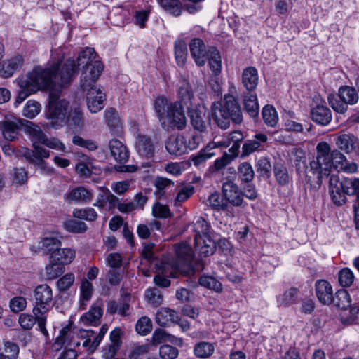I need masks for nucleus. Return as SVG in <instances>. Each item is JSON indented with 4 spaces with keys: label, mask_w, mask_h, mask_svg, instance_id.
Segmentation results:
<instances>
[{
    "label": "nucleus",
    "mask_w": 359,
    "mask_h": 359,
    "mask_svg": "<svg viewBox=\"0 0 359 359\" xmlns=\"http://www.w3.org/2000/svg\"><path fill=\"white\" fill-rule=\"evenodd\" d=\"M211 110L214 121L222 129H226L231 121L236 124L243 121L239 103L231 95H225L222 102L212 103Z\"/></svg>",
    "instance_id": "20e7f679"
},
{
    "label": "nucleus",
    "mask_w": 359,
    "mask_h": 359,
    "mask_svg": "<svg viewBox=\"0 0 359 359\" xmlns=\"http://www.w3.org/2000/svg\"><path fill=\"white\" fill-rule=\"evenodd\" d=\"M103 311L98 303L93 304L90 310L81 317V322L86 325L97 326L100 323Z\"/></svg>",
    "instance_id": "cd10ccee"
},
{
    "label": "nucleus",
    "mask_w": 359,
    "mask_h": 359,
    "mask_svg": "<svg viewBox=\"0 0 359 359\" xmlns=\"http://www.w3.org/2000/svg\"><path fill=\"white\" fill-rule=\"evenodd\" d=\"M208 203L211 208L217 210H224L228 208V203L224 201L218 193L210 194Z\"/></svg>",
    "instance_id": "4d7b16f0"
},
{
    "label": "nucleus",
    "mask_w": 359,
    "mask_h": 359,
    "mask_svg": "<svg viewBox=\"0 0 359 359\" xmlns=\"http://www.w3.org/2000/svg\"><path fill=\"white\" fill-rule=\"evenodd\" d=\"M210 54L208 56L210 69L212 74L215 76L218 75L221 72L222 69V60L221 56L219 51L215 48H211L209 50Z\"/></svg>",
    "instance_id": "a19ab883"
},
{
    "label": "nucleus",
    "mask_w": 359,
    "mask_h": 359,
    "mask_svg": "<svg viewBox=\"0 0 359 359\" xmlns=\"http://www.w3.org/2000/svg\"><path fill=\"white\" fill-rule=\"evenodd\" d=\"M24 123V119L5 117L0 121V132L6 140L14 141L18 139L20 130H23Z\"/></svg>",
    "instance_id": "f8f14e48"
},
{
    "label": "nucleus",
    "mask_w": 359,
    "mask_h": 359,
    "mask_svg": "<svg viewBox=\"0 0 359 359\" xmlns=\"http://www.w3.org/2000/svg\"><path fill=\"white\" fill-rule=\"evenodd\" d=\"M61 244L57 236L45 237L39 242L37 247L32 246L30 250L34 254L41 252L44 255H49L50 257L61 247Z\"/></svg>",
    "instance_id": "a211bd4d"
},
{
    "label": "nucleus",
    "mask_w": 359,
    "mask_h": 359,
    "mask_svg": "<svg viewBox=\"0 0 359 359\" xmlns=\"http://www.w3.org/2000/svg\"><path fill=\"white\" fill-rule=\"evenodd\" d=\"M101 192L98 194L94 206L101 210H111L118 204V197L114 195L107 187H101Z\"/></svg>",
    "instance_id": "aec40b11"
},
{
    "label": "nucleus",
    "mask_w": 359,
    "mask_h": 359,
    "mask_svg": "<svg viewBox=\"0 0 359 359\" xmlns=\"http://www.w3.org/2000/svg\"><path fill=\"white\" fill-rule=\"evenodd\" d=\"M316 294L320 303L331 304L333 302V291L331 285L326 280H320L316 283Z\"/></svg>",
    "instance_id": "5701e85b"
},
{
    "label": "nucleus",
    "mask_w": 359,
    "mask_h": 359,
    "mask_svg": "<svg viewBox=\"0 0 359 359\" xmlns=\"http://www.w3.org/2000/svg\"><path fill=\"white\" fill-rule=\"evenodd\" d=\"M311 118L316 123L327 126L332 121V112L328 107L324 105H317L311 111Z\"/></svg>",
    "instance_id": "bb28decb"
},
{
    "label": "nucleus",
    "mask_w": 359,
    "mask_h": 359,
    "mask_svg": "<svg viewBox=\"0 0 359 359\" xmlns=\"http://www.w3.org/2000/svg\"><path fill=\"white\" fill-rule=\"evenodd\" d=\"M136 331L141 335H146L151 331V320L146 316L140 318L135 326Z\"/></svg>",
    "instance_id": "e2e57ef3"
},
{
    "label": "nucleus",
    "mask_w": 359,
    "mask_h": 359,
    "mask_svg": "<svg viewBox=\"0 0 359 359\" xmlns=\"http://www.w3.org/2000/svg\"><path fill=\"white\" fill-rule=\"evenodd\" d=\"M338 149L346 154L356 151L359 148V139L351 133H338L334 135Z\"/></svg>",
    "instance_id": "ddd939ff"
},
{
    "label": "nucleus",
    "mask_w": 359,
    "mask_h": 359,
    "mask_svg": "<svg viewBox=\"0 0 359 359\" xmlns=\"http://www.w3.org/2000/svg\"><path fill=\"white\" fill-rule=\"evenodd\" d=\"M262 114L263 120L267 126L274 127L277 124L278 121V114L273 106H265Z\"/></svg>",
    "instance_id": "8fccbe9b"
},
{
    "label": "nucleus",
    "mask_w": 359,
    "mask_h": 359,
    "mask_svg": "<svg viewBox=\"0 0 359 359\" xmlns=\"http://www.w3.org/2000/svg\"><path fill=\"white\" fill-rule=\"evenodd\" d=\"M242 84L249 92H253L259 81L258 72L254 67H248L243 69L241 76Z\"/></svg>",
    "instance_id": "a878e982"
},
{
    "label": "nucleus",
    "mask_w": 359,
    "mask_h": 359,
    "mask_svg": "<svg viewBox=\"0 0 359 359\" xmlns=\"http://www.w3.org/2000/svg\"><path fill=\"white\" fill-rule=\"evenodd\" d=\"M64 271V266L55 262L49 261V264L46 267V276L50 280L57 278Z\"/></svg>",
    "instance_id": "6e6d98bb"
},
{
    "label": "nucleus",
    "mask_w": 359,
    "mask_h": 359,
    "mask_svg": "<svg viewBox=\"0 0 359 359\" xmlns=\"http://www.w3.org/2000/svg\"><path fill=\"white\" fill-rule=\"evenodd\" d=\"M135 150L140 156L151 158L155 152V147L151 138L146 135H137L135 137Z\"/></svg>",
    "instance_id": "412c9836"
},
{
    "label": "nucleus",
    "mask_w": 359,
    "mask_h": 359,
    "mask_svg": "<svg viewBox=\"0 0 359 359\" xmlns=\"http://www.w3.org/2000/svg\"><path fill=\"white\" fill-rule=\"evenodd\" d=\"M79 67L78 59L75 61L69 58L65 62L60 59L46 68L34 67L27 74L25 80L36 91L47 89L53 84L65 86L73 81Z\"/></svg>",
    "instance_id": "f03ea898"
},
{
    "label": "nucleus",
    "mask_w": 359,
    "mask_h": 359,
    "mask_svg": "<svg viewBox=\"0 0 359 359\" xmlns=\"http://www.w3.org/2000/svg\"><path fill=\"white\" fill-rule=\"evenodd\" d=\"M165 148L169 154L180 156L187 152V140L182 135H170L165 142Z\"/></svg>",
    "instance_id": "4be33fe9"
},
{
    "label": "nucleus",
    "mask_w": 359,
    "mask_h": 359,
    "mask_svg": "<svg viewBox=\"0 0 359 359\" xmlns=\"http://www.w3.org/2000/svg\"><path fill=\"white\" fill-rule=\"evenodd\" d=\"M18 85L20 90L15 99L17 104L22 103L29 95L36 92L25 79H20Z\"/></svg>",
    "instance_id": "09e8293b"
},
{
    "label": "nucleus",
    "mask_w": 359,
    "mask_h": 359,
    "mask_svg": "<svg viewBox=\"0 0 359 359\" xmlns=\"http://www.w3.org/2000/svg\"><path fill=\"white\" fill-rule=\"evenodd\" d=\"M267 137L264 133H259L255 135L253 140L246 141L242 148L243 157L249 156L254 151H257L261 146L262 143L266 142Z\"/></svg>",
    "instance_id": "473e14b6"
},
{
    "label": "nucleus",
    "mask_w": 359,
    "mask_h": 359,
    "mask_svg": "<svg viewBox=\"0 0 359 359\" xmlns=\"http://www.w3.org/2000/svg\"><path fill=\"white\" fill-rule=\"evenodd\" d=\"M257 171L264 178L267 179L271 176V165L268 158H262L257 161Z\"/></svg>",
    "instance_id": "052dcab7"
},
{
    "label": "nucleus",
    "mask_w": 359,
    "mask_h": 359,
    "mask_svg": "<svg viewBox=\"0 0 359 359\" xmlns=\"http://www.w3.org/2000/svg\"><path fill=\"white\" fill-rule=\"evenodd\" d=\"M238 178L242 182H251L254 179V170L248 162L242 163L238 168Z\"/></svg>",
    "instance_id": "49530a36"
},
{
    "label": "nucleus",
    "mask_w": 359,
    "mask_h": 359,
    "mask_svg": "<svg viewBox=\"0 0 359 359\" xmlns=\"http://www.w3.org/2000/svg\"><path fill=\"white\" fill-rule=\"evenodd\" d=\"M23 64V58L21 55H16L11 59L4 60L0 65V76L4 78H8L18 69Z\"/></svg>",
    "instance_id": "393cba45"
},
{
    "label": "nucleus",
    "mask_w": 359,
    "mask_h": 359,
    "mask_svg": "<svg viewBox=\"0 0 359 359\" xmlns=\"http://www.w3.org/2000/svg\"><path fill=\"white\" fill-rule=\"evenodd\" d=\"M75 258V251L71 248H62L59 247L52 256L49 257V261L55 262L62 265L70 264Z\"/></svg>",
    "instance_id": "c756f323"
},
{
    "label": "nucleus",
    "mask_w": 359,
    "mask_h": 359,
    "mask_svg": "<svg viewBox=\"0 0 359 359\" xmlns=\"http://www.w3.org/2000/svg\"><path fill=\"white\" fill-rule=\"evenodd\" d=\"M96 53L93 48H86L78 56V65L84 67L80 86L86 93V102L91 113H97L103 107L104 95L96 86V81L103 70V65L95 60Z\"/></svg>",
    "instance_id": "f257e3e1"
},
{
    "label": "nucleus",
    "mask_w": 359,
    "mask_h": 359,
    "mask_svg": "<svg viewBox=\"0 0 359 359\" xmlns=\"http://www.w3.org/2000/svg\"><path fill=\"white\" fill-rule=\"evenodd\" d=\"M65 226L68 231L76 233H83L87 229V226L85 222L76 219H70L66 222Z\"/></svg>",
    "instance_id": "680f3d73"
},
{
    "label": "nucleus",
    "mask_w": 359,
    "mask_h": 359,
    "mask_svg": "<svg viewBox=\"0 0 359 359\" xmlns=\"http://www.w3.org/2000/svg\"><path fill=\"white\" fill-rule=\"evenodd\" d=\"M332 304L340 309L346 310L351 306V297L348 292L344 290L337 291Z\"/></svg>",
    "instance_id": "79ce46f5"
},
{
    "label": "nucleus",
    "mask_w": 359,
    "mask_h": 359,
    "mask_svg": "<svg viewBox=\"0 0 359 359\" xmlns=\"http://www.w3.org/2000/svg\"><path fill=\"white\" fill-rule=\"evenodd\" d=\"M111 156L120 163H126L129 158L127 147L118 140L112 139L109 142Z\"/></svg>",
    "instance_id": "b1692460"
},
{
    "label": "nucleus",
    "mask_w": 359,
    "mask_h": 359,
    "mask_svg": "<svg viewBox=\"0 0 359 359\" xmlns=\"http://www.w3.org/2000/svg\"><path fill=\"white\" fill-rule=\"evenodd\" d=\"M93 293V284L88 280H83L80 288L79 309H85Z\"/></svg>",
    "instance_id": "e433bc0d"
},
{
    "label": "nucleus",
    "mask_w": 359,
    "mask_h": 359,
    "mask_svg": "<svg viewBox=\"0 0 359 359\" xmlns=\"http://www.w3.org/2000/svg\"><path fill=\"white\" fill-rule=\"evenodd\" d=\"M34 150H27L24 156L32 164L37 166L41 170H44L46 163L43 158H48L50 156L49 151L41 147L39 144L33 143Z\"/></svg>",
    "instance_id": "6ab92c4d"
},
{
    "label": "nucleus",
    "mask_w": 359,
    "mask_h": 359,
    "mask_svg": "<svg viewBox=\"0 0 359 359\" xmlns=\"http://www.w3.org/2000/svg\"><path fill=\"white\" fill-rule=\"evenodd\" d=\"M156 322L161 326L165 327L169 322L175 323L180 320V316L178 313L168 308H161L156 313Z\"/></svg>",
    "instance_id": "2f4dec72"
},
{
    "label": "nucleus",
    "mask_w": 359,
    "mask_h": 359,
    "mask_svg": "<svg viewBox=\"0 0 359 359\" xmlns=\"http://www.w3.org/2000/svg\"><path fill=\"white\" fill-rule=\"evenodd\" d=\"M154 107L163 129L183 130L185 128L187 120L180 102H170L165 97L159 96L155 100Z\"/></svg>",
    "instance_id": "7ed1b4c3"
},
{
    "label": "nucleus",
    "mask_w": 359,
    "mask_h": 359,
    "mask_svg": "<svg viewBox=\"0 0 359 359\" xmlns=\"http://www.w3.org/2000/svg\"><path fill=\"white\" fill-rule=\"evenodd\" d=\"M23 131L28 135L33 143L42 144L58 151H65V146L56 138H48L41 128L34 123L25 120Z\"/></svg>",
    "instance_id": "1a4fd4ad"
},
{
    "label": "nucleus",
    "mask_w": 359,
    "mask_h": 359,
    "mask_svg": "<svg viewBox=\"0 0 359 359\" xmlns=\"http://www.w3.org/2000/svg\"><path fill=\"white\" fill-rule=\"evenodd\" d=\"M157 1L169 13L175 16L181 15L182 6L179 0H157Z\"/></svg>",
    "instance_id": "a18cd8bd"
},
{
    "label": "nucleus",
    "mask_w": 359,
    "mask_h": 359,
    "mask_svg": "<svg viewBox=\"0 0 359 359\" xmlns=\"http://www.w3.org/2000/svg\"><path fill=\"white\" fill-rule=\"evenodd\" d=\"M153 216L156 218L165 219L170 217L172 213L168 205H164L160 203H156L152 208Z\"/></svg>",
    "instance_id": "69168bd1"
},
{
    "label": "nucleus",
    "mask_w": 359,
    "mask_h": 359,
    "mask_svg": "<svg viewBox=\"0 0 359 359\" xmlns=\"http://www.w3.org/2000/svg\"><path fill=\"white\" fill-rule=\"evenodd\" d=\"M273 173L277 183L280 186H287L289 184L290 177L287 169L282 164L277 163L274 165Z\"/></svg>",
    "instance_id": "37998d69"
},
{
    "label": "nucleus",
    "mask_w": 359,
    "mask_h": 359,
    "mask_svg": "<svg viewBox=\"0 0 359 359\" xmlns=\"http://www.w3.org/2000/svg\"><path fill=\"white\" fill-rule=\"evenodd\" d=\"M29 180L28 171L22 167L13 168L11 172L10 180L15 187H21L27 184Z\"/></svg>",
    "instance_id": "f704fd0d"
},
{
    "label": "nucleus",
    "mask_w": 359,
    "mask_h": 359,
    "mask_svg": "<svg viewBox=\"0 0 359 359\" xmlns=\"http://www.w3.org/2000/svg\"><path fill=\"white\" fill-rule=\"evenodd\" d=\"M292 161L298 174L305 172L306 168V157L305 152L299 149H296L293 151Z\"/></svg>",
    "instance_id": "c03bdc74"
},
{
    "label": "nucleus",
    "mask_w": 359,
    "mask_h": 359,
    "mask_svg": "<svg viewBox=\"0 0 359 359\" xmlns=\"http://www.w3.org/2000/svg\"><path fill=\"white\" fill-rule=\"evenodd\" d=\"M245 110L252 117H256L259 114V104L256 93L249 92L244 96Z\"/></svg>",
    "instance_id": "58836bf2"
},
{
    "label": "nucleus",
    "mask_w": 359,
    "mask_h": 359,
    "mask_svg": "<svg viewBox=\"0 0 359 359\" xmlns=\"http://www.w3.org/2000/svg\"><path fill=\"white\" fill-rule=\"evenodd\" d=\"M198 283L201 286L213 290L217 292H220L222 290V283L212 276H201L198 280Z\"/></svg>",
    "instance_id": "5fc2aeb1"
},
{
    "label": "nucleus",
    "mask_w": 359,
    "mask_h": 359,
    "mask_svg": "<svg viewBox=\"0 0 359 359\" xmlns=\"http://www.w3.org/2000/svg\"><path fill=\"white\" fill-rule=\"evenodd\" d=\"M299 290L297 287H290L277 297L278 306H289L296 302Z\"/></svg>",
    "instance_id": "4c0bfd02"
},
{
    "label": "nucleus",
    "mask_w": 359,
    "mask_h": 359,
    "mask_svg": "<svg viewBox=\"0 0 359 359\" xmlns=\"http://www.w3.org/2000/svg\"><path fill=\"white\" fill-rule=\"evenodd\" d=\"M341 183L338 175H332L329 181V191L332 201L337 206H341L346 201V194L341 189Z\"/></svg>",
    "instance_id": "2eb2a0df"
},
{
    "label": "nucleus",
    "mask_w": 359,
    "mask_h": 359,
    "mask_svg": "<svg viewBox=\"0 0 359 359\" xmlns=\"http://www.w3.org/2000/svg\"><path fill=\"white\" fill-rule=\"evenodd\" d=\"M34 306L32 309L34 316L38 320V327L40 331L48 336V332L46 328V314L50 309L53 300V291L47 284L38 285L34 291Z\"/></svg>",
    "instance_id": "39448f33"
},
{
    "label": "nucleus",
    "mask_w": 359,
    "mask_h": 359,
    "mask_svg": "<svg viewBox=\"0 0 359 359\" xmlns=\"http://www.w3.org/2000/svg\"><path fill=\"white\" fill-rule=\"evenodd\" d=\"M178 355V349L171 345H163L159 348V355L161 359H175Z\"/></svg>",
    "instance_id": "0e129e2a"
},
{
    "label": "nucleus",
    "mask_w": 359,
    "mask_h": 359,
    "mask_svg": "<svg viewBox=\"0 0 359 359\" xmlns=\"http://www.w3.org/2000/svg\"><path fill=\"white\" fill-rule=\"evenodd\" d=\"M123 277L121 269H110L107 273V280L112 286L118 285Z\"/></svg>",
    "instance_id": "338daca9"
},
{
    "label": "nucleus",
    "mask_w": 359,
    "mask_h": 359,
    "mask_svg": "<svg viewBox=\"0 0 359 359\" xmlns=\"http://www.w3.org/2000/svg\"><path fill=\"white\" fill-rule=\"evenodd\" d=\"M192 126L199 132L202 133L206 130V123L204 120L205 110L201 107L188 109Z\"/></svg>",
    "instance_id": "7c9ffc66"
},
{
    "label": "nucleus",
    "mask_w": 359,
    "mask_h": 359,
    "mask_svg": "<svg viewBox=\"0 0 359 359\" xmlns=\"http://www.w3.org/2000/svg\"><path fill=\"white\" fill-rule=\"evenodd\" d=\"M67 123L70 127H73L74 130H81L83 126V114L79 108H75L73 111L68 114Z\"/></svg>",
    "instance_id": "3c124183"
},
{
    "label": "nucleus",
    "mask_w": 359,
    "mask_h": 359,
    "mask_svg": "<svg viewBox=\"0 0 359 359\" xmlns=\"http://www.w3.org/2000/svg\"><path fill=\"white\" fill-rule=\"evenodd\" d=\"M174 185V182L168 178L157 176L154 180V186L156 188V194L162 198L165 196V190Z\"/></svg>",
    "instance_id": "864d4df0"
},
{
    "label": "nucleus",
    "mask_w": 359,
    "mask_h": 359,
    "mask_svg": "<svg viewBox=\"0 0 359 359\" xmlns=\"http://www.w3.org/2000/svg\"><path fill=\"white\" fill-rule=\"evenodd\" d=\"M359 100L358 90L349 86H342L337 95L330 94L327 96L329 105L337 113L345 114L348 105H354Z\"/></svg>",
    "instance_id": "6e6552de"
},
{
    "label": "nucleus",
    "mask_w": 359,
    "mask_h": 359,
    "mask_svg": "<svg viewBox=\"0 0 359 359\" xmlns=\"http://www.w3.org/2000/svg\"><path fill=\"white\" fill-rule=\"evenodd\" d=\"M70 111L69 102L61 98L59 91L51 90L49 93L48 106L46 116L50 121L49 124L55 129L67 123L68 114Z\"/></svg>",
    "instance_id": "423d86ee"
},
{
    "label": "nucleus",
    "mask_w": 359,
    "mask_h": 359,
    "mask_svg": "<svg viewBox=\"0 0 359 359\" xmlns=\"http://www.w3.org/2000/svg\"><path fill=\"white\" fill-rule=\"evenodd\" d=\"M178 96L182 104V109L186 107L191 109L193 105L194 95L190 84L187 81H183L178 89Z\"/></svg>",
    "instance_id": "c85d7f7f"
},
{
    "label": "nucleus",
    "mask_w": 359,
    "mask_h": 359,
    "mask_svg": "<svg viewBox=\"0 0 359 359\" xmlns=\"http://www.w3.org/2000/svg\"><path fill=\"white\" fill-rule=\"evenodd\" d=\"M41 111V104L34 100H29L23 109V115L27 118H34Z\"/></svg>",
    "instance_id": "bf43d9fd"
},
{
    "label": "nucleus",
    "mask_w": 359,
    "mask_h": 359,
    "mask_svg": "<svg viewBox=\"0 0 359 359\" xmlns=\"http://www.w3.org/2000/svg\"><path fill=\"white\" fill-rule=\"evenodd\" d=\"M104 117L111 134L118 136L123 133V123L118 111L114 108L106 109Z\"/></svg>",
    "instance_id": "f3484780"
},
{
    "label": "nucleus",
    "mask_w": 359,
    "mask_h": 359,
    "mask_svg": "<svg viewBox=\"0 0 359 359\" xmlns=\"http://www.w3.org/2000/svg\"><path fill=\"white\" fill-rule=\"evenodd\" d=\"M330 147L327 142H320L317 145L316 158L310 163V170L316 177V183L320 185L324 177L330 175L331 172Z\"/></svg>",
    "instance_id": "0eeeda50"
},
{
    "label": "nucleus",
    "mask_w": 359,
    "mask_h": 359,
    "mask_svg": "<svg viewBox=\"0 0 359 359\" xmlns=\"http://www.w3.org/2000/svg\"><path fill=\"white\" fill-rule=\"evenodd\" d=\"M146 300L153 306H158L163 302L161 292L156 287L149 288L145 291Z\"/></svg>",
    "instance_id": "603ef678"
},
{
    "label": "nucleus",
    "mask_w": 359,
    "mask_h": 359,
    "mask_svg": "<svg viewBox=\"0 0 359 359\" xmlns=\"http://www.w3.org/2000/svg\"><path fill=\"white\" fill-rule=\"evenodd\" d=\"M73 215L76 218L90 222L95 221L97 217V214L93 208L76 209L74 211Z\"/></svg>",
    "instance_id": "13d9d810"
},
{
    "label": "nucleus",
    "mask_w": 359,
    "mask_h": 359,
    "mask_svg": "<svg viewBox=\"0 0 359 359\" xmlns=\"http://www.w3.org/2000/svg\"><path fill=\"white\" fill-rule=\"evenodd\" d=\"M175 55L178 65L183 67L187 57V47L184 41L178 40L175 42Z\"/></svg>",
    "instance_id": "de8ad7c7"
},
{
    "label": "nucleus",
    "mask_w": 359,
    "mask_h": 359,
    "mask_svg": "<svg viewBox=\"0 0 359 359\" xmlns=\"http://www.w3.org/2000/svg\"><path fill=\"white\" fill-rule=\"evenodd\" d=\"M156 268V275L154 278V283L161 287H167L170 285V277H177L180 272L177 268L172 264L163 260L157 261L155 263Z\"/></svg>",
    "instance_id": "9b49d317"
},
{
    "label": "nucleus",
    "mask_w": 359,
    "mask_h": 359,
    "mask_svg": "<svg viewBox=\"0 0 359 359\" xmlns=\"http://www.w3.org/2000/svg\"><path fill=\"white\" fill-rule=\"evenodd\" d=\"M210 226L208 222L202 217L198 218L193 224V229L196 233L195 236H205L208 234Z\"/></svg>",
    "instance_id": "774afa93"
},
{
    "label": "nucleus",
    "mask_w": 359,
    "mask_h": 359,
    "mask_svg": "<svg viewBox=\"0 0 359 359\" xmlns=\"http://www.w3.org/2000/svg\"><path fill=\"white\" fill-rule=\"evenodd\" d=\"M93 198V194L83 187H79L74 189L68 195V198L81 203H90Z\"/></svg>",
    "instance_id": "c9c22d12"
},
{
    "label": "nucleus",
    "mask_w": 359,
    "mask_h": 359,
    "mask_svg": "<svg viewBox=\"0 0 359 359\" xmlns=\"http://www.w3.org/2000/svg\"><path fill=\"white\" fill-rule=\"evenodd\" d=\"M189 49L191 55L198 66H203L210 54L209 50H206V46L203 41L195 38L190 41Z\"/></svg>",
    "instance_id": "dca6fc26"
},
{
    "label": "nucleus",
    "mask_w": 359,
    "mask_h": 359,
    "mask_svg": "<svg viewBox=\"0 0 359 359\" xmlns=\"http://www.w3.org/2000/svg\"><path fill=\"white\" fill-rule=\"evenodd\" d=\"M222 193L226 202L233 206H241L244 202L243 194L238 186L231 180H227L222 184Z\"/></svg>",
    "instance_id": "4468645a"
},
{
    "label": "nucleus",
    "mask_w": 359,
    "mask_h": 359,
    "mask_svg": "<svg viewBox=\"0 0 359 359\" xmlns=\"http://www.w3.org/2000/svg\"><path fill=\"white\" fill-rule=\"evenodd\" d=\"M175 248L177 261L175 264H172L173 266L177 268L182 275L190 276L194 274L191 267L193 259L191 248L186 243H181L175 245Z\"/></svg>",
    "instance_id": "9d476101"
},
{
    "label": "nucleus",
    "mask_w": 359,
    "mask_h": 359,
    "mask_svg": "<svg viewBox=\"0 0 359 359\" xmlns=\"http://www.w3.org/2000/svg\"><path fill=\"white\" fill-rule=\"evenodd\" d=\"M215 346L212 343L200 341L194 346V353L198 358H208L215 353Z\"/></svg>",
    "instance_id": "72a5a7b5"
},
{
    "label": "nucleus",
    "mask_w": 359,
    "mask_h": 359,
    "mask_svg": "<svg viewBox=\"0 0 359 359\" xmlns=\"http://www.w3.org/2000/svg\"><path fill=\"white\" fill-rule=\"evenodd\" d=\"M341 189L346 195L355 196V200L359 196V179L358 178H343L340 179Z\"/></svg>",
    "instance_id": "ea45409f"
}]
</instances>
